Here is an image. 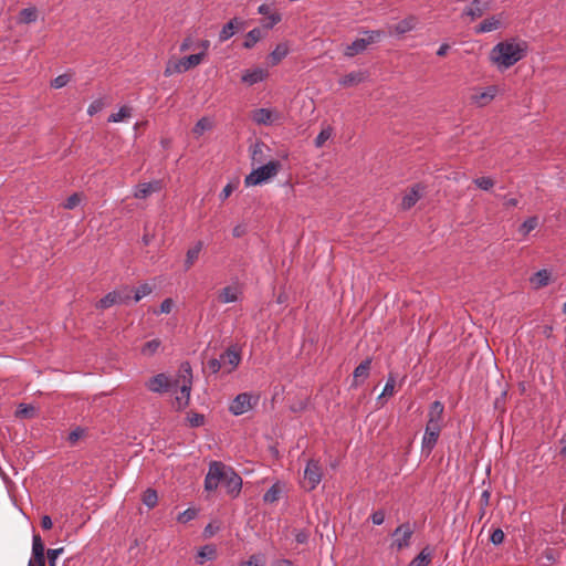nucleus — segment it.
Masks as SVG:
<instances>
[{"instance_id":"15","label":"nucleus","mask_w":566,"mask_h":566,"mask_svg":"<svg viewBox=\"0 0 566 566\" xmlns=\"http://www.w3.org/2000/svg\"><path fill=\"white\" fill-rule=\"evenodd\" d=\"M268 76L269 72L266 69L255 67L252 70H244L241 75V81L245 85L252 86L254 84L265 81Z\"/></svg>"},{"instance_id":"7","label":"nucleus","mask_w":566,"mask_h":566,"mask_svg":"<svg viewBox=\"0 0 566 566\" xmlns=\"http://www.w3.org/2000/svg\"><path fill=\"white\" fill-rule=\"evenodd\" d=\"M219 358H220L221 365L223 367V373L230 374L241 363V359H242L241 349L238 345H231L220 355Z\"/></svg>"},{"instance_id":"21","label":"nucleus","mask_w":566,"mask_h":566,"mask_svg":"<svg viewBox=\"0 0 566 566\" xmlns=\"http://www.w3.org/2000/svg\"><path fill=\"white\" fill-rule=\"evenodd\" d=\"M241 291H240V287L237 286V285H229V286H226L223 287L219 294H218V298L221 303H233V302H237L239 300V295H240Z\"/></svg>"},{"instance_id":"50","label":"nucleus","mask_w":566,"mask_h":566,"mask_svg":"<svg viewBox=\"0 0 566 566\" xmlns=\"http://www.w3.org/2000/svg\"><path fill=\"white\" fill-rule=\"evenodd\" d=\"M474 184L483 190H490L494 185L493 180L489 177L476 178L474 179Z\"/></svg>"},{"instance_id":"18","label":"nucleus","mask_w":566,"mask_h":566,"mask_svg":"<svg viewBox=\"0 0 566 566\" xmlns=\"http://www.w3.org/2000/svg\"><path fill=\"white\" fill-rule=\"evenodd\" d=\"M170 386L169 379L165 374H158L151 377L147 382L146 387L153 392H165Z\"/></svg>"},{"instance_id":"54","label":"nucleus","mask_w":566,"mask_h":566,"mask_svg":"<svg viewBox=\"0 0 566 566\" xmlns=\"http://www.w3.org/2000/svg\"><path fill=\"white\" fill-rule=\"evenodd\" d=\"M174 302L171 298H166L160 304V307L158 311H155V314H169L172 310Z\"/></svg>"},{"instance_id":"35","label":"nucleus","mask_w":566,"mask_h":566,"mask_svg":"<svg viewBox=\"0 0 566 566\" xmlns=\"http://www.w3.org/2000/svg\"><path fill=\"white\" fill-rule=\"evenodd\" d=\"M535 287H543L549 283V273L546 270L537 271L531 279Z\"/></svg>"},{"instance_id":"33","label":"nucleus","mask_w":566,"mask_h":566,"mask_svg":"<svg viewBox=\"0 0 566 566\" xmlns=\"http://www.w3.org/2000/svg\"><path fill=\"white\" fill-rule=\"evenodd\" d=\"M235 29H237V19H233V20L229 21L228 23H226L219 33L220 42H224V41L229 40L230 38H232L235 33Z\"/></svg>"},{"instance_id":"13","label":"nucleus","mask_w":566,"mask_h":566,"mask_svg":"<svg viewBox=\"0 0 566 566\" xmlns=\"http://www.w3.org/2000/svg\"><path fill=\"white\" fill-rule=\"evenodd\" d=\"M182 373V384L180 385L179 392L176 395V402L179 409L185 408L188 405L191 391L190 367H184Z\"/></svg>"},{"instance_id":"53","label":"nucleus","mask_w":566,"mask_h":566,"mask_svg":"<svg viewBox=\"0 0 566 566\" xmlns=\"http://www.w3.org/2000/svg\"><path fill=\"white\" fill-rule=\"evenodd\" d=\"M80 202H81V196L78 193H73L64 202V208L72 210L75 207H77Z\"/></svg>"},{"instance_id":"37","label":"nucleus","mask_w":566,"mask_h":566,"mask_svg":"<svg viewBox=\"0 0 566 566\" xmlns=\"http://www.w3.org/2000/svg\"><path fill=\"white\" fill-rule=\"evenodd\" d=\"M132 116V109L128 106H123L117 113H113L108 117L109 123H119Z\"/></svg>"},{"instance_id":"26","label":"nucleus","mask_w":566,"mask_h":566,"mask_svg":"<svg viewBox=\"0 0 566 566\" xmlns=\"http://www.w3.org/2000/svg\"><path fill=\"white\" fill-rule=\"evenodd\" d=\"M289 54V46L286 43H280L270 53L269 60L271 65H277Z\"/></svg>"},{"instance_id":"4","label":"nucleus","mask_w":566,"mask_h":566,"mask_svg":"<svg viewBox=\"0 0 566 566\" xmlns=\"http://www.w3.org/2000/svg\"><path fill=\"white\" fill-rule=\"evenodd\" d=\"M279 161H269L268 164L253 169L244 179L247 187L261 185L275 177L280 170Z\"/></svg>"},{"instance_id":"24","label":"nucleus","mask_w":566,"mask_h":566,"mask_svg":"<svg viewBox=\"0 0 566 566\" xmlns=\"http://www.w3.org/2000/svg\"><path fill=\"white\" fill-rule=\"evenodd\" d=\"M502 24L501 15H493L479 24L476 33H488L497 30Z\"/></svg>"},{"instance_id":"8","label":"nucleus","mask_w":566,"mask_h":566,"mask_svg":"<svg viewBox=\"0 0 566 566\" xmlns=\"http://www.w3.org/2000/svg\"><path fill=\"white\" fill-rule=\"evenodd\" d=\"M322 480V468L316 460H310L304 470V481L303 486L312 491L314 490Z\"/></svg>"},{"instance_id":"30","label":"nucleus","mask_w":566,"mask_h":566,"mask_svg":"<svg viewBox=\"0 0 566 566\" xmlns=\"http://www.w3.org/2000/svg\"><path fill=\"white\" fill-rule=\"evenodd\" d=\"M263 36L262 30L259 28H254L251 31H249L245 35L243 46L245 49L253 48Z\"/></svg>"},{"instance_id":"9","label":"nucleus","mask_w":566,"mask_h":566,"mask_svg":"<svg viewBox=\"0 0 566 566\" xmlns=\"http://www.w3.org/2000/svg\"><path fill=\"white\" fill-rule=\"evenodd\" d=\"M256 402L258 397L242 392L232 400L229 409L234 416H240L251 410Z\"/></svg>"},{"instance_id":"51","label":"nucleus","mask_w":566,"mask_h":566,"mask_svg":"<svg viewBox=\"0 0 566 566\" xmlns=\"http://www.w3.org/2000/svg\"><path fill=\"white\" fill-rule=\"evenodd\" d=\"M34 413V408L32 406L20 405L17 410V416L20 418H30Z\"/></svg>"},{"instance_id":"63","label":"nucleus","mask_w":566,"mask_h":566,"mask_svg":"<svg viewBox=\"0 0 566 566\" xmlns=\"http://www.w3.org/2000/svg\"><path fill=\"white\" fill-rule=\"evenodd\" d=\"M200 49V52L199 53H203V57L206 56L207 54V51L209 50L210 48V41L208 40H201L199 42L196 43V46L195 49Z\"/></svg>"},{"instance_id":"40","label":"nucleus","mask_w":566,"mask_h":566,"mask_svg":"<svg viewBox=\"0 0 566 566\" xmlns=\"http://www.w3.org/2000/svg\"><path fill=\"white\" fill-rule=\"evenodd\" d=\"M430 562L431 554L424 548L412 559L410 566H428Z\"/></svg>"},{"instance_id":"61","label":"nucleus","mask_w":566,"mask_h":566,"mask_svg":"<svg viewBox=\"0 0 566 566\" xmlns=\"http://www.w3.org/2000/svg\"><path fill=\"white\" fill-rule=\"evenodd\" d=\"M310 533L305 530H300L295 532V541L298 544H305L308 541Z\"/></svg>"},{"instance_id":"39","label":"nucleus","mask_w":566,"mask_h":566,"mask_svg":"<svg viewBox=\"0 0 566 566\" xmlns=\"http://www.w3.org/2000/svg\"><path fill=\"white\" fill-rule=\"evenodd\" d=\"M160 344L159 339H151L143 345L140 353L144 356H153L159 349Z\"/></svg>"},{"instance_id":"14","label":"nucleus","mask_w":566,"mask_h":566,"mask_svg":"<svg viewBox=\"0 0 566 566\" xmlns=\"http://www.w3.org/2000/svg\"><path fill=\"white\" fill-rule=\"evenodd\" d=\"M280 114L270 108H256L251 113V119L258 125L271 126L280 120Z\"/></svg>"},{"instance_id":"31","label":"nucleus","mask_w":566,"mask_h":566,"mask_svg":"<svg viewBox=\"0 0 566 566\" xmlns=\"http://www.w3.org/2000/svg\"><path fill=\"white\" fill-rule=\"evenodd\" d=\"M559 554L556 549L546 548L542 552L539 560L544 566H552L558 560Z\"/></svg>"},{"instance_id":"32","label":"nucleus","mask_w":566,"mask_h":566,"mask_svg":"<svg viewBox=\"0 0 566 566\" xmlns=\"http://www.w3.org/2000/svg\"><path fill=\"white\" fill-rule=\"evenodd\" d=\"M38 19V10L34 7L25 8L21 10L19 14V23H32Z\"/></svg>"},{"instance_id":"5","label":"nucleus","mask_w":566,"mask_h":566,"mask_svg":"<svg viewBox=\"0 0 566 566\" xmlns=\"http://www.w3.org/2000/svg\"><path fill=\"white\" fill-rule=\"evenodd\" d=\"M364 36L356 39L349 45L346 46L344 54L348 57H353L364 52L368 45L378 42L384 33L381 31H364Z\"/></svg>"},{"instance_id":"16","label":"nucleus","mask_w":566,"mask_h":566,"mask_svg":"<svg viewBox=\"0 0 566 566\" xmlns=\"http://www.w3.org/2000/svg\"><path fill=\"white\" fill-rule=\"evenodd\" d=\"M490 0H473L464 10V14L470 17L471 20H475L483 15V13L490 8Z\"/></svg>"},{"instance_id":"36","label":"nucleus","mask_w":566,"mask_h":566,"mask_svg":"<svg viewBox=\"0 0 566 566\" xmlns=\"http://www.w3.org/2000/svg\"><path fill=\"white\" fill-rule=\"evenodd\" d=\"M537 226H538V218L537 217H530L520 226L518 233H521L523 237H526Z\"/></svg>"},{"instance_id":"48","label":"nucleus","mask_w":566,"mask_h":566,"mask_svg":"<svg viewBox=\"0 0 566 566\" xmlns=\"http://www.w3.org/2000/svg\"><path fill=\"white\" fill-rule=\"evenodd\" d=\"M70 78L69 74H61L51 82V86L54 88H62L70 82Z\"/></svg>"},{"instance_id":"20","label":"nucleus","mask_w":566,"mask_h":566,"mask_svg":"<svg viewBox=\"0 0 566 566\" xmlns=\"http://www.w3.org/2000/svg\"><path fill=\"white\" fill-rule=\"evenodd\" d=\"M417 24L418 19L413 15H410L398 22L396 25L390 27L389 33H396L401 35L413 30L417 27Z\"/></svg>"},{"instance_id":"10","label":"nucleus","mask_w":566,"mask_h":566,"mask_svg":"<svg viewBox=\"0 0 566 566\" xmlns=\"http://www.w3.org/2000/svg\"><path fill=\"white\" fill-rule=\"evenodd\" d=\"M130 300V290L125 286L118 291H113L106 294L103 298H101L97 303L98 308H108L115 304H124Z\"/></svg>"},{"instance_id":"57","label":"nucleus","mask_w":566,"mask_h":566,"mask_svg":"<svg viewBox=\"0 0 566 566\" xmlns=\"http://www.w3.org/2000/svg\"><path fill=\"white\" fill-rule=\"evenodd\" d=\"M196 43L191 35L186 36L182 42L180 43L179 50L180 52H187L191 49H195Z\"/></svg>"},{"instance_id":"58","label":"nucleus","mask_w":566,"mask_h":566,"mask_svg":"<svg viewBox=\"0 0 566 566\" xmlns=\"http://www.w3.org/2000/svg\"><path fill=\"white\" fill-rule=\"evenodd\" d=\"M84 429L76 428L69 433L67 440L70 441V443L74 444L84 436Z\"/></svg>"},{"instance_id":"2","label":"nucleus","mask_w":566,"mask_h":566,"mask_svg":"<svg viewBox=\"0 0 566 566\" xmlns=\"http://www.w3.org/2000/svg\"><path fill=\"white\" fill-rule=\"evenodd\" d=\"M526 48L523 41H504L492 49L490 56L499 69H509L525 56Z\"/></svg>"},{"instance_id":"1","label":"nucleus","mask_w":566,"mask_h":566,"mask_svg":"<svg viewBox=\"0 0 566 566\" xmlns=\"http://www.w3.org/2000/svg\"><path fill=\"white\" fill-rule=\"evenodd\" d=\"M220 484L234 499L241 492L242 479L231 467L219 461H212L205 478V489L207 491H214Z\"/></svg>"},{"instance_id":"62","label":"nucleus","mask_w":566,"mask_h":566,"mask_svg":"<svg viewBox=\"0 0 566 566\" xmlns=\"http://www.w3.org/2000/svg\"><path fill=\"white\" fill-rule=\"evenodd\" d=\"M234 190V186L232 184H227L224 186V188L222 189V191L220 192V199L223 201L226 199H228L231 193L233 192Z\"/></svg>"},{"instance_id":"25","label":"nucleus","mask_w":566,"mask_h":566,"mask_svg":"<svg viewBox=\"0 0 566 566\" xmlns=\"http://www.w3.org/2000/svg\"><path fill=\"white\" fill-rule=\"evenodd\" d=\"M444 406L440 401H433L428 412V423L442 424Z\"/></svg>"},{"instance_id":"64","label":"nucleus","mask_w":566,"mask_h":566,"mask_svg":"<svg viewBox=\"0 0 566 566\" xmlns=\"http://www.w3.org/2000/svg\"><path fill=\"white\" fill-rule=\"evenodd\" d=\"M245 232H247V229H245L244 224H238L232 230V234L235 238H241L242 235L245 234Z\"/></svg>"},{"instance_id":"45","label":"nucleus","mask_w":566,"mask_h":566,"mask_svg":"<svg viewBox=\"0 0 566 566\" xmlns=\"http://www.w3.org/2000/svg\"><path fill=\"white\" fill-rule=\"evenodd\" d=\"M153 287L147 283L139 285L135 291L134 301L139 302L143 297L149 295Z\"/></svg>"},{"instance_id":"28","label":"nucleus","mask_w":566,"mask_h":566,"mask_svg":"<svg viewBox=\"0 0 566 566\" xmlns=\"http://www.w3.org/2000/svg\"><path fill=\"white\" fill-rule=\"evenodd\" d=\"M217 556V551L213 545H205L201 547L197 555V564L202 565L206 560H212Z\"/></svg>"},{"instance_id":"34","label":"nucleus","mask_w":566,"mask_h":566,"mask_svg":"<svg viewBox=\"0 0 566 566\" xmlns=\"http://www.w3.org/2000/svg\"><path fill=\"white\" fill-rule=\"evenodd\" d=\"M369 368H370V359H366V360L361 361L355 368V370H354V381H355L354 385L355 386L357 385L359 378L366 379L368 377Z\"/></svg>"},{"instance_id":"42","label":"nucleus","mask_w":566,"mask_h":566,"mask_svg":"<svg viewBox=\"0 0 566 566\" xmlns=\"http://www.w3.org/2000/svg\"><path fill=\"white\" fill-rule=\"evenodd\" d=\"M143 502L144 504L149 507V509H153L157 502H158V496H157V493L156 491L151 490V489H148L145 493H144V496H143Z\"/></svg>"},{"instance_id":"38","label":"nucleus","mask_w":566,"mask_h":566,"mask_svg":"<svg viewBox=\"0 0 566 566\" xmlns=\"http://www.w3.org/2000/svg\"><path fill=\"white\" fill-rule=\"evenodd\" d=\"M265 145L261 142H256L250 147L251 159L253 163H261L263 160V149Z\"/></svg>"},{"instance_id":"27","label":"nucleus","mask_w":566,"mask_h":566,"mask_svg":"<svg viewBox=\"0 0 566 566\" xmlns=\"http://www.w3.org/2000/svg\"><path fill=\"white\" fill-rule=\"evenodd\" d=\"M213 127V120L209 117L200 118L195 127L192 128V135L196 138L201 137L206 132L211 130Z\"/></svg>"},{"instance_id":"59","label":"nucleus","mask_w":566,"mask_h":566,"mask_svg":"<svg viewBox=\"0 0 566 566\" xmlns=\"http://www.w3.org/2000/svg\"><path fill=\"white\" fill-rule=\"evenodd\" d=\"M63 553V548L49 549L46 555L50 566H55V562L59 556Z\"/></svg>"},{"instance_id":"44","label":"nucleus","mask_w":566,"mask_h":566,"mask_svg":"<svg viewBox=\"0 0 566 566\" xmlns=\"http://www.w3.org/2000/svg\"><path fill=\"white\" fill-rule=\"evenodd\" d=\"M280 497V489L276 484L271 486L265 494L263 495V500L266 503H273L276 502Z\"/></svg>"},{"instance_id":"11","label":"nucleus","mask_w":566,"mask_h":566,"mask_svg":"<svg viewBox=\"0 0 566 566\" xmlns=\"http://www.w3.org/2000/svg\"><path fill=\"white\" fill-rule=\"evenodd\" d=\"M500 92L501 88L497 85H490L483 90L475 88L471 95V102L478 107L486 106Z\"/></svg>"},{"instance_id":"46","label":"nucleus","mask_w":566,"mask_h":566,"mask_svg":"<svg viewBox=\"0 0 566 566\" xmlns=\"http://www.w3.org/2000/svg\"><path fill=\"white\" fill-rule=\"evenodd\" d=\"M196 516H197V510L187 509L184 512L178 514L177 521L180 523H187V522L193 520Z\"/></svg>"},{"instance_id":"19","label":"nucleus","mask_w":566,"mask_h":566,"mask_svg":"<svg viewBox=\"0 0 566 566\" xmlns=\"http://www.w3.org/2000/svg\"><path fill=\"white\" fill-rule=\"evenodd\" d=\"M38 566L45 564L44 544L38 534L33 535L32 541V559Z\"/></svg>"},{"instance_id":"41","label":"nucleus","mask_w":566,"mask_h":566,"mask_svg":"<svg viewBox=\"0 0 566 566\" xmlns=\"http://www.w3.org/2000/svg\"><path fill=\"white\" fill-rule=\"evenodd\" d=\"M332 134H333L332 127L327 126L326 128H323L314 140L315 146L317 148L323 147L324 144L332 137Z\"/></svg>"},{"instance_id":"56","label":"nucleus","mask_w":566,"mask_h":566,"mask_svg":"<svg viewBox=\"0 0 566 566\" xmlns=\"http://www.w3.org/2000/svg\"><path fill=\"white\" fill-rule=\"evenodd\" d=\"M187 419L191 427H200L205 422V417L200 413H191Z\"/></svg>"},{"instance_id":"29","label":"nucleus","mask_w":566,"mask_h":566,"mask_svg":"<svg viewBox=\"0 0 566 566\" xmlns=\"http://www.w3.org/2000/svg\"><path fill=\"white\" fill-rule=\"evenodd\" d=\"M365 80V74L363 72H352L346 74L339 80V84L343 86H353Z\"/></svg>"},{"instance_id":"22","label":"nucleus","mask_w":566,"mask_h":566,"mask_svg":"<svg viewBox=\"0 0 566 566\" xmlns=\"http://www.w3.org/2000/svg\"><path fill=\"white\" fill-rule=\"evenodd\" d=\"M423 188L419 185L411 188V190L402 197L401 207L403 209H410L422 196Z\"/></svg>"},{"instance_id":"60","label":"nucleus","mask_w":566,"mask_h":566,"mask_svg":"<svg viewBox=\"0 0 566 566\" xmlns=\"http://www.w3.org/2000/svg\"><path fill=\"white\" fill-rule=\"evenodd\" d=\"M370 518L375 525H381L385 521V513L381 510L375 511Z\"/></svg>"},{"instance_id":"17","label":"nucleus","mask_w":566,"mask_h":566,"mask_svg":"<svg viewBox=\"0 0 566 566\" xmlns=\"http://www.w3.org/2000/svg\"><path fill=\"white\" fill-rule=\"evenodd\" d=\"M160 189H161V182L159 180L140 184L135 187L134 197L137 199H146L151 193L157 192Z\"/></svg>"},{"instance_id":"49","label":"nucleus","mask_w":566,"mask_h":566,"mask_svg":"<svg viewBox=\"0 0 566 566\" xmlns=\"http://www.w3.org/2000/svg\"><path fill=\"white\" fill-rule=\"evenodd\" d=\"M207 368L209 369L210 373L212 374H217L219 373L220 370L223 371V367L221 365V360L220 358H210L208 361H207Z\"/></svg>"},{"instance_id":"43","label":"nucleus","mask_w":566,"mask_h":566,"mask_svg":"<svg viewBox=\"0 0 566 566\" xmlns=\"http://www.w3.org/2000/svg\"><path fill=\"white\" fill-rule=\"evenodd\" d=\"M395 386H396V380H395V377L392 375H389L387 381H386V385L384 387V390L380 394V396L378 397V399H381L382 397H390L395 394Z\"/></svg>"},{"instance_id":"47","label":"nucleus","mask_w":566,"mask_h":566,"mask_svg":"<svg viewBox=\"0 0 566 566\" xmlns=\"http://www.w3.org/2000/svg\"><path fill=\"white\" fill-rule=\"evenodd\" d=\"M105 106V103L102 98H97L95 101H93L90 105H88V108H87V114L90 116H93L95 115L96 113L101 112Z\"/></svg>"},{"instance_id":"55","label":"nucleus","mask_w":566,"mask_h":566,"mask_svg":"<svg viewBox=\"0 0 566 566\" xmlns=\"http://www.w3.org/2000/svg\"><path fill=\"white\" fill-rule=\"evenodd\" d=\"M504 537H505L504 532L501 528H496L492 532V534L490 536V541L494 545H500L503 543Z\"/></svg>"},{"instance_id":"6","label":"nucleus","mask_w":566,"mask_h":566,"mask_svg":"<svg viewBox=\"0 0 566 566\" xmlns=\"http://www.w3.org/2000/svg\"><path fill=\"white\" fill-rule=\"evenodd\" d=\"M415 528L410 523H403L395 528L392 532L391 547L397 551H402L411 545V539Z\"/></svg>"},{"instance_id":"23","label":"nucleus","mask_w":566,"mask_h":566,"mask_svg":"<svg viewBox=\"0 0 566 566\" xmlns=\"http://www.w3.org/2000/svg\"><path fill=\"white\" fill-rule=\"evenodd\" d=\"M203 248V242L198 241L196 242L191 248L188 249L186 253V260L184 263L185 270L188 271L192 268V265L196 263V261L199 258V254Z\"/></svg>"},{"instance_id":"3","label":"nucleus","mask_w":566,"mask_h":566,"mask_svg":"<svg viewBox=\"0 0 566 566\" xmlns=\"http://www.w3.org/2000/svg\"><path fill=\"white\" fill-rule=\"evenodd\" d=\"M202 61L203 53L190 54L181 59H170L167 62L164 74L165 76H171L174 74L185 73L198 66Z\"/></svg>"},{"instance_id":"12","label":"nucleus","mask_w":566,"mask_h":566,"mask_svg":"<svg viewBox=\"0 0 566 566\" xmlns=\"http://www.w3.org/2000/svg\"><path fill=\"white\" fill-rule=\"evenodd\" d=\"M442 429V424L428 423L424 429V434L422 437V452L429 455L433 450L437 441L439 439L440 432Z\"/></svg>"},{"instance_id":"52","label":"nucleus","mask_w":566,"mask_h":566,"mask_svg":"<svg viewBox=\"0 0 566 566\" xmlns=\"http://www.w3.org/2000/svg\"><path fill=\"white\" fill-rule=\"evenodd\" d=\"M240 566H264V558L260 555H252L247 562L241 563Z\"/></svg>"}]
</instances>
